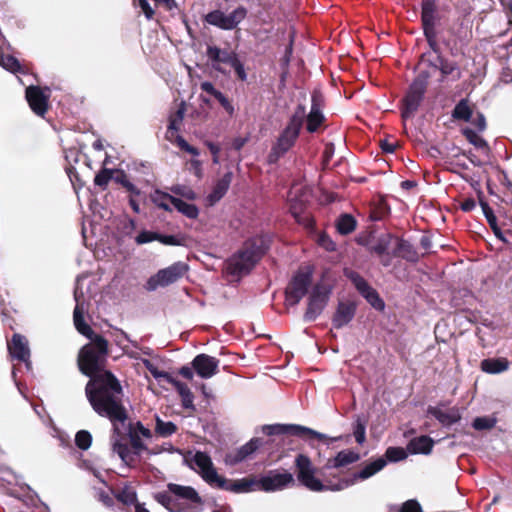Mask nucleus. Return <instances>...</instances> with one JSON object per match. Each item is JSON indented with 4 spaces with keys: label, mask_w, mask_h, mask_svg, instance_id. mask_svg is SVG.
Instances as JSON below:
<instances>
[{
    "label": "nucleus",
    "mask_w": 512,
    "mask_h": 512,
    "mask_svg": "<svg viewBox=\"0 0 512 512\" xmlns=\"http://www.w3.org/2000/svg\"><path fill=\"white\" fill-rule=\"evenodd\" d=\"M434 441L428 436L413 438L407 449L411 454H429L432 451Z\"/></svg>",
    "instance_id": "29"
},
{
    "label": "nucleus",
    "mask_w": 512,
    "mask_h": 512,
    "mask_svg": "<svg viewBox=\"0 0 512 512\" xmlns=\"http://www.w3.org/2000/svg\"><path fill=\"white\" fill-rule=\"evenodd\" d=\"M258 484L256 481L249 479H240L234 482H230L224 477H221L216 488L232 491L235 493H247L253 490V486Z\"/></svg>",
    "instance_id": "23"
},
{
    "label": "nucleus",
    "mask_w": 512,
    "mask_h": 512,
    "mask_svg": "<svg viewBox=\"0 0 512 512\" xmlns=\"http://www.w3.org/2000/svg\"><path fill=\"white\" fill-rule=\"evenodd\" d=\"M117 498L124 504H132L136 500V493L132 488L125 487L118 493Z\"/></svg>",
    "instance_id": "47"
},
{
    "label": "nucleus",
    "mask_w": 512,
    "mask_h": 512,
    "mask_svg": "<svg viewBox=\"0 0 512 512\" xmlns=\"http://www.w3.org/2000/svg\"><path fill=\"white\" fill-rule=\"evenodd\" d=\"M186 112V106L184 102H181L176 111L172 112L169 116V125L166 131V139L170 142L174 141V134L177 133L182 125L184 115Z\"/></svg>",
    "instance_id": "24"
},
{
    "label": "nucleus",
    "mask_w": 512,
    "mask_h": 512,
    "mask_svg": "<svg viewBox=\"0 0 512 512\" xmlns=\"http://www.w3.org/2000/svg\"><path fill=\"white\" fill-rule=\"evenodd\" d=\"M171 191L178 196H181L188 200L196 199V193L188 186L175 185L171 188Z\"/></svg>",
    "instance_id": "43"
},
{
    "label": "nucleus",
    "mask_w": 512,
    "mask_h": 512,
    "mask_svg": "<svg viewBox=\"0 0 512 512\" xmlns=\"http://www.w3.org/2000/svg\"><path fill=\"white\" fill-rule=\"evenodd\" d=\"M321 95L314 92L312 95V106L307 116V130L309 132H315L322 123L324 116L321 111Z\"/></svg>",
    "instance_id": "20"
},
{
    "label": "nucleus",
    "mask_w": 512,
    "mask_h": 512,
    "mask_svg": "<svg viewBox=\"0 0 512 512\" xmlns=\"http://www.w3.org/2000/svg\"><path fill=\"white\" fill-rule=\"evenodd\" d=\"M440 21V15L437 10L436 0H422L421 3V22L424 35L429 46L436 50V26Z\"/></svg>",
    "instance_id": "7"
},
{
    "label": "nucleus",
    "mask_w": 512,
    "mask_h": 512,
    "mask_svg": "<svg viewBox=\"0 0 512 512\" xmlns=\"http://www.w3.org/2000/svg\"><path fill=\"white\" fill-rule=\"evenodd\" d=\"M355 227L356 221L349 214L342 215L337 222V229L339 233L343 235L351 233L355 229Z\"/></svg>",
    "instance_id": "36"
},
{
    "label": "nucleus",
    "mask_w": 512,
    "mask_h": 512,
    "mask_svg": "<svg viewBox=\"0 0 512 512\" xmlns=\"http://www.w3.org/2000/svg\"><path fill=\"white\" fill-rule=\"evenodd\" d=\"M151 201L160 209L171 212L174 208L177 197H174L161 190H155L151 196Z\"/></svg>",
    "instance_id": "30"
},
{
    "label": "nucleus",
    "mask_w": 512,
    "mask_h": 512,
    "mask_svg": "<svg viewBox=\"0 0 512 512\" xmlns=\"http://www.w3.org/2000/svg\"><path fill=\"white\" fill-rule=\"evenodd\" d=\"M156 500L162 504L163 506H165L168 510L170 511H173L174 509L172 508L171 504H172V499L171 497L168 495V494H158L156 495Z\"/></svg>",
    "instance_id": "56"
},
{
    "label": "nucleus",
    "mask_w": 512,
    "mask_h": 512,
    "mask_svg": "<svg viewBox=\"0 0 512 512\" xmlns=\"http://www.w3.org/2000/svg\"><path fill=\"white\" fill-rule=\"evenodd\" d=\"M479 132L486 128V120L483 114L477 113L476 117L470 120Z\"/></svg>",
    "instance_id": "54"
},
{
    "label": "nucleus",
    "mask_w": 512,
    "mask_h": 512,
    "mask_svg": "<svg viewBox=\"0 0 512 512\" xmlns=\"http://www.w3.org/2000/svg\"><path fill=\"white\" fill-rule=\"evenodd\" d=\"M428 413L435 417L441 424L446 426H450L460 419L459 411L454 408L443 410L440 408L430 407L428 409Z\"/></svg>",
    "instance_id": "28"
},
{
    "label": "nucleus",
    "mask_w": 512,
    "mask_h": 512,
    "mask_svg": "<svg viewBox=\"0 0 512 512\" xmlns=\"http://www.w3.org/2000/svg\"><path fill=\"white\" fill-rule=\"evenodd\" d=\"M311 282L309 270H299L286 288V301L290 305L297 304L306 294Z\"/></svg>",
    "instance_id": "9"
},
{
    "label": "nucleus",
    "mask_w": 512,
    "mask_h": 512,
    "mask_svg": "<svg viewBox=\"0 0 512 512\" xmlns=\"http://www.w3.org/2000/svg\"><path fill=\"white\" fill-rule=\"evenodd\" d=\"M300 190V187L294 186L289 193L290 210L298 222L302 220L308 221V216L301 217L303 205L308 201V192L302 193L300 199H298V192Z\"/></svg>",
    "instance_id": "22"
},
{
    "label": "nucleus",
    "mask_w": 512,
    "mask_h": 512,
    "mask_svg": "<svg viewBox=\"0 0 512 512\" xmlns=\"http://www.w3.org/2000/svg\"><path fill=\"white\" fill-rule=\"evenodd\" d=\"M453 118L457 120L470 121L472 118V109L468 100L462 99L454 108Z\"/></svg>",
    "instance_id": "33"
},
{
    "label": "nucleus",
    "mask_w": 512,
    "mask_h": 512,
    "mask_svg": "<svg viewBox=\"0 0 512 512\" xmlns=\"http://www.w3.org/2000/svg\"><path fill=\"white\" fill-rule=\"evenodd\" d=\"M246 16V10L239 7L229 14L216 10L207 14L206 21L216 27L224 30L235 28Z\"/></svg>",
    "instance_id": "11"
},
{
    "label": "nucleus",
    "mask_w": 512,
    "mask_h": 512,
    "mask_svg": "<svg viewBox=\"0 0 512 512\" xmlns=\"http://www.w3.org/2000/svg\"><path fill=\"white\" fill-rule=\"evenodd\" d=\"M192 368L203 379H210L218 373L219 360L207 354H199L192 361Z\"/></svg>",
    "instance_id": "16"
},
{
    "label": "nucleus",
    "mask_w": 512,
    "mask_h": 512,
    "mask_svg": "<svg viewBox=\"0 0 512 512\" xmlns=\"http://www.w3.org/2000/svg\"><path fill=\"white\" fill-rule=\"evenodd\" d=\"M172 143H176L182 150L188 152L189 154L194 156L199 155L198 149L188 144L187 141L178 134V132L174 134V141Z\"/></svg>",
    "instance_id": "44"
},
{
    "label": "nucleus",
    "mask_w": 512,
    "mask_h": 512,
    "mask_svg": "<svg viewBox=\"0 0 512 512\" xmlns=\"http://www.w3.org/2000/svg\"><path fill=\"white\" fill-rule=\"evenodd\" d=\"M265 247L262 238L247 241L242 249L234 254L226 264L228 273L242 276L249 273L264 254Z\"/></svg>",
    "instance_id": "2"
},
{
    "label": "nucleus",
    "mask_w": 512,
    "mask_h": 512,
    "mask_svg": "<svg viewBox=\"0 0 512 512\" xmlns=\"http://www.w3.org/2000/svg\"><path fill=\"white\" fill-rule=\"evenodd\" d=\"M112 178V171L108 169L101 170L94 179V183L100 187H106Z\"/></svg>",
    "instance_id": "48"
},
{
    "label": "nucleus",
    "mask_w": 512,
    "mask_h": 512,
    "mask_svg": "<svg viewBox=\"0 0 512 512\" xmlns=\"http://www.w3.org/2000/svg\"><path fill=\"white\" fill-rule=\"evenodd\" d=\"M207 146H208L210 152L213 155V163L218 164L220 162V160H219V152H220L219 146L214 144V143H212V142H208Z\"/></svg>",
    "instance_id": "59"
},
{
    "label": "nucleus",
    "mask_w": 512,
    "mask_h": 512,
    "mask_svg": "<svg viewBox=\"0 0 512 512\" xmlns=\"http://www.w3.org/2000/svg\"><path fill=\"white\" fill-rule=\"evenodd\" d=\"M502 5L506 9L507 16L509 18V23L512 24V1H509L508 3H505V0H501Z\"/></svg>",
    "instance_id": "64"
},
{
    "label": "nucleus",
    "mask_w": 512,
    "mask_h": 512,
    "mask_svg": "<svg viewBox=\"0 0 512 512\" xmlns=\"http://www.w3.org/2000/svg\"><path fill=\"white\" fill-rule=\"evenodd\" d=\"M306 116L304 106H298L297 110L291 117L288 125L280 133L276 142L272 146L270 154L268 156L270 163H275L280 157L287 153L291 147L295 144L296 139L299 136L300 129L303 124V120Z\"/></svg>",
    "instance_id": "3"
},
{
    "label": "nucleus",
    "mask_w": 512,
    "mask_h": 512,
    "mask_svg": "<svg viewBox=\"0 0 512 512\" xmlns=\"http://www.w3.org/2000/svg\"><path fill=\"white\" fill-rule=\"evenodd\" d=\"M216 99L219 101L221 106L225 109V111L230 116L234 115L235 109H234L233 104L231 103V101L222 92L220 94H218Z\"/></svg>",
    "instance_id": "51"
},
{
    "label": "nucleus",
    "mask_w": 512,
    "mask_h": 512,
    "mask_svg": "<svg viewBox=\"0 0 512 512\" xmlns=\"http://www.w3.org/2000/svg\"><path fill=\"white\" fill-rule=\"evenodd\" d=\"M329 294L330 289L325 285H317L313 289L305 313V319L307 321H313L321 314L327 304Z\"/></svg>",
    "instance_id": "13"
},
{
    "label": "nucleus",
    "mask_w": 512,
    "mask_h": 512,
    "mask_svg": "<svg viewBox=\"0 0 512 512\" xmlns=\"http://www.w3.org/2000/svg\"><path fill=\"white\" fill-rule=\"evenodd\" d=\"M169 491L173 493L175 496L185 499L189 501L192 504H195L197 506L201 505V498L196 492V490L190 486H182L178 484H169L168 485Z\"/></svg>",
    "instance_id": "25"
},
{
    "label": "nucleus",
    "mask_w": 512,
    "mask_h": 512,
    "mask_svg": "<svg viewBox=\"0 0 512 512\" xmlns=\"http://www.w3.org/2000/svg\"><path fill=\"white\" fill-rule=\"evenodd\" d=\"M234 71L240 80L245 81L247 79V74L242 63L237 64V67L234 69Z\"/></svg>",
    "instance_id": "63"
},
{
    "label": "nucleus",
    "mask_w": 512,
    "mask_h": 512,
    "mask_svg": "<svg viewBox=\"0 0 512 512\" xmlns=\"http://www.w3.org/2000/svg\"><path fill=\"white\" fill-rule=\"evenodd\" d=\"M156 240H158L161 243L166 244V245H176L177 244L176 238L171 235L170 236H162V235L158 234V238Z\"/></svg>",
    "instance_id": "61"
},
{
    "label": "nucleus",
    "mask_w": 512,
    "mask_h": 512,
    "mask_svg": "<svg viewBox=\"0 0 512 512\" xmlns=\"http://www.w3.org/2000/svg\"><path fill=\"white\" fill-rule=\"evenodd\" d=\"M174 208L189 219H196L199 215V209L196 205L187 203L180 198L176 199Z\"/></svg>",
    "instance_id": "34"
},
{
    "label": "nucleus",
    "mask_w": 512,
    "mask_h": 512,
    "mask_svg": "<svg viewBox=\"0 0 512 512\" xmlns=\"http://www.w3.org/2000/svg\"><path fill=\"white\" fill-rule=\"evenodd\" d=\"M463 134L465 135L466 139L476 148L484 150L485 152L488 151L487 142L480 135H478L476 131L471 128H465L463 129Z\"/></svg>",
    "instance_id": "35"
},
{
    "label": "nucleus",
    "mask_w": 512,
    "mask_h": 512,
    "mask_svg": "<svg viewBox=\"0 0 512 512\" xmlns=\"http://www.w3.org/2000/svg\"><path fill=\"white\" fill-rule=\"evenodd\" d=\"M25 96L31 110L38 116H44L48 109L49 89L31 85L26 88Z\"/></svg>",
    "instance_id": "15"
},
{
    "label": "nucleus",
    "mask_w": 512,
    "mask_h": 512,
    "mask_svg": "<svg viewBox=\"0 0 512 512\" xmlns=\"http://www.w3.org/2000/svg\"><path fill=\"white\" fill-rule=\"evenodd\" d=\"M135 5L139 6L147 19H152L155 11L148 0H134Z\"/></svg>",
    "instance_id": "50"
},
{
    "label": "nucleus",
    "mask_w": 512,
    "mask_h": 512,
    "mask_svg": "<svg viewBox=\"0 0 512 512\" xmlns=\"http://www.w3.org/2000/svg\"><path fill=\"white\" fill-rule=\"evenodd\" d=\"M187 271L188 266L185 263L175 262L151 276L145 284V289L155 291L159 287L169 286L181 279Z\"/></svg>",
    "instance_id": "6"
},
{
    "label": "nucleus",
    "mask_w": 512,
    "mask_h": 512,
    "mask_svg": "<svg viewBox=\"0 0 512 512\" xmlns=\"http://www.w3.org/2000/svg\"><path fill=\"white\" fill-rule=\"evenodd\" d=\"M381 148L386 153H393L395 151L396 145L395 143L384 140L381 142Z\"/></svg>",
    "instance_id": "62"
},
{
    "label": "nucleus",
    "mask_w": 512,
    "mask_h": 512,
    "mask_svg": "<svg viewBox=\"0 0 512 512\" xmlns=\"http://www.w3.org/2000/svg\"><path fill=\"white\" fill-rule=\"evenodd\" d=\"M0 66L13 73L19 71L21 68L15 57L3 53H0Z\"/></svg>",
    "instance_id": "39"
},
{
    "label": "nucleus",
    "mask_w": 512,
    "mask_h": 512,
    "mask_svg": "<svg viewBox=\"0 0 512 512\" xmlns=\"http://www.w3.org/2000/svg\"><path fill=\"white\" fill-rule=\"evenodd\" d=\"M155 430L160 436L168 437L176 432V425L173 422H165L157 417Z\"/></svg>",
    "instance_id": "37"
},
{
    "label": "nucleus",
    "mask_w": 512,
    "mask_h": 512,
    "mask_svg": "<svg viewBox=\"0 0 512 512\" xmlns=\"http://www.w3.org/2000/svg\"><path fill=\"white\" fill-rule=\"evenodd\" d=\"M158 238V234L151 231H142L140 232L137 237L135 238V241L137 244L142 245L149 242H152Z\"/></svg>",
    "instance_id": "49"
},
{
    "label": "nucleus",
    "mask_w": 512,
    "mask_h": 512,
    "mask_svg": "<svg viewBox=\"0 0 512 512\" xmlns=\"http://www.w3.org/2000/svg\"><path fill=\"white\" fill-rule=\"evenodd\" d=\"M295 465L297 468L298 480L309 490L316 492L332 490L331 488L335 485H325L321 480L316 478V468L308 456L299 454L295 459Z\"/></svg>",
    "instance_id": "5"
},
{
    "label": "nucleus",
    "mask_w": 512,
    "mask_h": 512,
    "mask_svg": "<svg viewBox=\"0 0 512 512\" xmlns=\"http://www.w3.org/2000/svg\"><path fill=\"white\" fill-rule=\"evenodd\" d=\"M8 350L12 358L23 361L28 368L30 367V349L24 336L14 334L12 340L8 343Z\"/></svg>",
    "instance_id": "17"
},
{
    "label": "nucleus",
    "mask_w": 512,
    "mask_h": 512,
    "mask_svg": "<svg viewBox=\"0 0 512 512\" xmlns=\"http://www.w3.org/2000/svg\"><path fill=\"white\" fill-rule=\"evenodd\" d=\"M429 77L430 73L426 70H422L421 66H419V73L411 84L404 99V107L402 110V117L404 119L412 117L419 108L426 91Z\"/></svg>",
    "instance_id": "4"
},
{
    "label": "nucleus",
    "mask_w": 512,
    "mask_h": 512,
    "mask_svg": "<svg viewBox=\"0 0 512 512\" xmlns=\"http://www.w3.org/2000/svg\"><path fill=\"white\" fill-rule=\"evenodd\" d=\"M387 462L384 458H378L366 464L359 472L355 473L352 478L342 479L335 484L332 491L344 490L353 485L357 480H366L386 466Z\"/></svg>",
    "instance_id": "12"
},
{
    "label": "nucleus",
    "mask_w": 512,
    "mask_h": 512,
    "mask_svg": "<svg viewBox=\"0 0 512 512\" xmlns=\"http://www.w3.org/2000/svg\"><path fill=\"white\" fill-rule=\"evenodd\" d=\"M233 52L227 50H221L215 46H209L207 48V56L212 61L214 69L221 73H225V70L221 67V64H226L230 60V56Z\"/></svg>",
    "instance_id": "27"
},
{
    "label": "nucleus",
    "mask_w": 512,
    "mask_h": 512,
    "mask_svg": "<svg viewBox=\"0 0 512 512\" xmlns=\"http://www.w3.org/2000/svg\"><path fill=\"white\" fill-rule=\"evenodd\" d=\"M362 296L377 310L384 309V302L380 299L377 292L370 288L367 292L363 293Z\"/></svg>",
    "instance_id": "41"
},
{
    "label": "nucleus",
    "mask_w": 512,
    "mask_h": 512,
    "mask_svg": "<svg viewBox=\"0 0 512 512\" xmlns=\"http://www.w3.org/2000/svg\"><path fill=\"white\" fill-rule=\"evenodd\" d=\"M263 432L267 435H278V434H289L295 435L299 437H313L318 440H326L328 439L327 435L317 432L313 429H310L305 426L296 425V424H275V425H267L263 427Z\"/></svg>",
    "instance_id": "10"
},
{
    "label": "nucleus",
    "mask_w": 512,
    "mask_h": 512,
    "mask_svg": "<svg viewBox=\"0 0 512 512\" xmlns=\"http://www.w3.org/2000/svg\"><path fill=\"white\" fill-rule=\"evenodd\" d=\"M349 277L361 295L371 288L360 275L352 272Z\"/></svg>",
    "instance_id": "46"
},
{
    "label": "nucleus",
    "mask_w": 512,
    "mask_h": 512,
    "mask_svg": "<svg viewBox=\"0 0 512 512\" xmlns=\"http://www.w3.org/2000/svg\"><path fill=\"white\" fill-rule=\"evenodd\" d=\"M360 456L357 452L352 450H342L334 458L327 461V468H341L349 464L357 462Z\"/></svg>",
    "instance_id": "26"
},
{
    "label": "nucleus",
    "mask_w": 512,
    "mask_h": 512,
    "mask_svg": "<svg viewBox=\"0 0 512 512\" xmlns=\"http://www.w3.org/2000/svg\"><path fill=\"white\" fill-rule=\"evenodd\" d=\"M201 89L215 98H217L218 94L221 93L214 87V85L211 82L208 81L201 83Z\"/></svg>",
    "instance_id": "57"
},
{
    "label": "nucleus",
    "mask_w": 512,
    "mask_h": 512,
    "mask_svg": "<svg viewBox=\"0 0 512 512\" xmlns=\"http://www.w3.org/2000/svg\"><path fill=\"white\" fill-rule=\"evenodd\" d=\"M232 181V173L227 172L219 179L212 188L211 193L206 197V203L208 206H214L219 202L223 196L227 193L229 186Z\"/></svg>",
    "instance_id": "19"
},
{
    "label": "nucleus",
    "mask_w": 512,
    "mask_h": 512,
    "mask_svg": "<svg viewBox=\"0 0 512 512\" xmlns=\"http://www.w3.org/2000/svg\"><path fill=\"white\" fill-rule=\"evenodd\" d=\"M142 363L155 379L163 378L169 383L173 379L167 372L158 370V368L150 360L143 359Z\"/></svg>",
    "instance_id": "40"
},
{
    "label": "nucleus",
    "mask_w": 512,
    "mask_h": 512,
    "mask_svg": "<svg viewBox=\"0 0 512 512\" xmlns=\"http://www.w3.org/2000/svg\"><path fill=\"white\" fill-rule=\"evenodd\" d=\"M495 423H496V421L493 418L477 417L473 421V427L476 430H486V429H491L492 427H494Z\"/></svg>",
    "instance_id": "45"
},
{
    "label": "nucleus",
    "mask_w": 512,
    "mask_h": 512,
    "mask_svg": "<svg viewBox=\"0 0 512 512\" xmlns=\"http://www.w3.org/2000/svg\"><path fill=\"white\" fill-rule=\"evenodd\" d=\"M420 510V505L416 501L409 500L402 506L400 512H420Z\"/></svg>",
    "instance_id": "55"
},
{
    "label": "nucleus",
    "mask_w": 512,
    "mask_h": 512,
    "mask_svg": "<svg viewBox=\"0 0 512 512\" xmlns=\"http://www.w3.org/2000/svg\"><path fill=\"white\" fill-rule=\"evenodd\" d=\"M75 444L81 450H88L92 444V435L87 430H80L75 435Z\"/></svg>",
    "instance_id": "38"
},
{
    "label": "nucleus",
    "mask_w": 512,
    "mask_h": 512,
    "mask_svg": "<svg viewBox=\"0 0 512 512\" xmlns=\"http://www.w3.org/2000/svg\"><path fill=\"white\" fill-rule=\"evenodd\" d=\"M385 456L391 462L404 460L407 457L406 451L401 447H389Z\"/></svg>",
    "instance_id": "42"
},
{
    "label": "nucleus",
    "mask_w": 512,
    "mask_h": 512,
    "mask_svg": "<svg viewBox=\"0 0 512 512\" xmlns=\"http://www.w3.org/2000/svg\"><path fill=\"white\" fill-rule=\"evenodd\" d=\"M186 461L192 469L201 475L204 481L210 486L216 487L222 476L217 473L211 458L206 453L197 451L191 457H187Z\"/></svg>",
    "instance_id": "8"
},
{
    "label": "nucleus",
    "mask_w": 512,
    "mask_h": 512,
    "mask_svg": "<svg viewBox=\"0 0 512 512\" xmlns=\"http://www.w3.org/2000/svg\"><path fill=\"white\" fill-rule=\"evenodd\" d=\"M78 288L74 298L76 306L73 313L74 325L79 333L91 340L85 345L78 356L80 371L89 376L85 392L93 410L101 417L110 420L113 426V451L126 465H132L137 456L147 451L143 439L152 436L151 431L140 422L127 424V412L122 403V387L116 377L103 370L108 353V342L84 322L85 305L80 300Z\"/></svg>",
    "instance_id": "1"
},
{
    "label": "nucleus",
    "mask_w": 512,
    "mask_h": 512,
    "mask_svg": "<svg viewBox=\"0 0 512 512\" xmlns=\"http://www.w3.org/2000/svg\"><path fill=\"white\" fill-rule=\"evenodd\" d=\"M319 243L321 246H323L328 251L335 250V244L334 242L326 235H322L319 238Z\"/></svg>",
    "instance_id": "58"
},
{
    "label": "nucleus",
    "mask_w": 512,
    "mask_h": 512,
    "mask_svg": "<svg viewBox=\"0 0 512 512\" xmlns=\"http://www.w3.org/2000/svg\"><path fill=\"white\" fill-rule=\"evenodd\" d=\"M356 305L350 301L340 302L333 316L332 323L335 328H342L352 321L355 316Z\"/></svg>",
    "instance_id": "18"
},
{
    "label": "nucleus",
    "mask_w": 512,
    "mask_h": 512,
    "mask_svg": "<svg viewBox=\"0 0 512 512\" xmlns=\"http://www.w3.org/2000/svg\"><path fill=\"white\" fill-rule=\"evenodd\" d=\"M170 383L175 387V389L179 393L183 406L185 408H192L194 397L189 387L185 383L176 379H172Z\"/></svg>",
    "instance_id": "32"
},
{
    "label": "nucleus",
    "mask_w": 512,
    "mask_h": 512,
    "mask_svg": "<svg viewBox=\"0 0 512 512\" xmlns=\"http://www.w3.org/2000/svg\"><path fill=\"white\" fill-rule=\"evenodd\" d=\"M509 362L505 358H490L481 362V369L489 374H498L508 369Z\"/></svg>",
    "instance_id": "31"
},
{
    "label": "nucleus",
    "mask_w": 512,
    "mask_h": 512,
    "mask_svg": "<svg viewBox=\"0 0 512 512\" xmlns=\"http://www.w3.org/2000/svg\"><path fill=\"white\" fill-rule=\"evenodd\" d=\"M294 482L293 475L289 472L270 471L258 481L260 488L266 492L282 490Z\"/></svg>",
    "instance_id": "14"
},
{
    "label": "nucleus",
    "mask_w": 512,
    "mask_h": 512,
    "mask_svg": "<svg viewBox=\"0 0 512 512\" xmlns=\"http://www.w3.org/2000/svg\"><path fill=\"white\" fill-rule=\"evenodd\" d=\"M156 5H162L167 10H173L177 7L175 0H153Z\"/></svg>",
    "instance_id": "60"
},
{
    "label": "nucleus",
    "mask_w": 512,
    "mask_h": 512,
    "mask_svg": "<svg viewBox=\"0 0 512 512\" xmlns=\"http://www.w3.org/2000/svg\"><path fill=\"white\" fill-rule=\"evenodd\" d=\"M481 208L483 211V214L485 215L489 225L492 227L497 224V219L492 211V209L489 207V205L485 202H481Z\"/></svg>",
    "instance_id": "53"
},
{
    "label": "nucleus",
    "mask_w": 512,
    "mask_h": 512,
    "mask_svg": "<svg viewBox=\"0 0 512 512\" xmlns=\"http://www.w3.org/2000/svg\"><path fill=\"white\" fill-rule=\"evenodd\" d=\"M261 445V440L258 438L251 439L248 443L237 449L236 451L229 453L226 456V463L230 465L237 464L245 460L248 456L253 454Z\"/></svg>",
    "instance_id": "21"
},
{
    "label": "nucleus",
    "mask_w": 512,
    "mask_h": 512,
    "mask_svg": "<svg viewBox=\"0 0 512 512\" xmlns=\"http://www.w3.org/2000/svg\"><path fill=\"white\" fill-rule=\"evenodd\" d=\"M354 437L358 444H363L365 441V425L359 420L357 421L354 428Z\"/></svg>",
    "instance_id": "52"
}]
</instances>
